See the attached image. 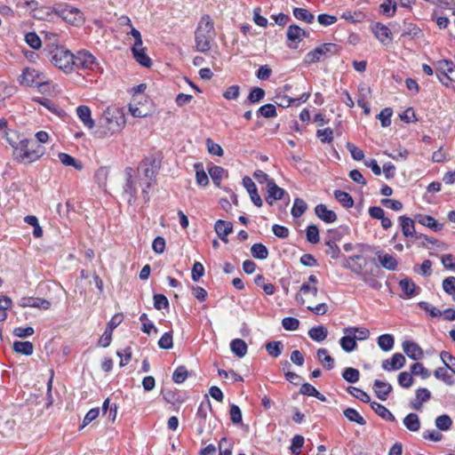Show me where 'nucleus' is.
<instances>
[{"instance_id": "nucleus-1", "label": "nucleus", "mask_w": 455, "mask_h": 455, "mask_svg": "<svg viewBox=\"0 0 455 455\" xmlns=\"http://www.w3.org/2000/svg\"><path fill=\"white\" fill-rule=\"evenodd\" d=\"M124 108H108L100 119V128L96 132L99 138L109 137L120 132L125 125Z\"/></svg>"}, {"instance_id": "nucleus-2", "label": "nucleus", "mask_w": 455, "mask_h": 455, "mask_svg": "<svg viewBox=\"0 0 455 455\" xmlns=\"http://www.w3.org/2000/svg\"><path fill=\"white\" fill-rule=\"evenodd\" d=\"M216 32L212 18L205 14L203 15L198 22L195 32L196 49L201 52H207L212 48V43L214 41Z\"/></svg>"}, {"instance_id": "nucleus-3", "label": "nucleus", "mask_w": 455, "mask_h": 455, "mask_svg": "<svg viewBox=\"0 0 455 455\" xmlns=\"http://www.w3.org/2000/svg\"><path fill=\"white\" fill-rule=\"evenodd\" d=\"M44 154V148L36 145L28 139L20 140L13 150L14 158L24 164H31L38 160Z\"/></svg>"}, {"instance_id": "nucleus-4", "label": "nucleus", "mask_w": 455, "mask_h": 455, "mask_svg": "<svg viewBox=\"0 0 455 455\" xmlns=\"http://www.w3.org/2000/svg\"><path fill=\"white\" fill-rule=\"evenodd\" d=\"M367 259L362 255H354L347 259L345 267L350 268L355 274L360 275L363 281L371 287H376L377 282L370 277L376 275V267L367 268Z\"/></svg>"}, {"instance_id": "nucleus-5", "label": "nucleus", "mask_w": 455, "mask_h": 455, "mask_svg": "<svg viewBox=\"0 0 455 455\" xmlns=\"http://www.w3.org/2000/svg\"><path fill=\"white\" fill-rule=\"evenodd\" d=\"M50 61L58 68L63 70L65 73H69L73 70L74 54L68 50L56 46L49 52Z\"/></svg>"}, {"instance_id": "nucleus-6", "label": "nucleus", "mask_w": 455, "mask_h": 455, "mask_svg": "<svg viewBox=\"0 0 455 455\" xmlns=\"http://www.w3.org/2000/svg\"><path fill=\"white\" fill-rule=\"evenodd\" d=\"M52 12L71 25L78 26L84 21L82 12L67 4H56Z\"/></svg>"}, {"instance_id": "nucleus-7", "label": "nucleus", "mask_w": 455, "mask_h": 455, "mask_svg": "<svg viewBox=\"0 0 455 455\" xmlns=\"http://www.w3.org/2000/svg\"><path fill=\"white\" fill-rule=\"evenodd\" d=\"M20 83L26 86H37L40 92L49 84L50 80L45 75L36 69L26 68L20 76Z\"/></svg>"}, {"instance_id": "nucleus-8", "label": "nucleus", "mask_w": 455, "mask_h": 455, "mask_svg": "<svg viewBox=\"0 0 455 455\" xmlns=\"http://www.w3.org/2000/svg\"><path fill=\"white\" fill-rule=\"evenodd\" d=\"M162 156L155 153L144 159V177L148 178L147 186L150 187L155 181L156 176L161 166Z\"/></svg>"}, {"instance_id": "nucleus-9", "label": "nucleus", "mask_w": 455, "mask_h": 455, "mask_svg": "<svg viewBox=\"0 0 455 455\" xmlns=\"http://www.w3.org/2000/svg\"><path fill=\"white\" fill-rule=\"evenodd\" d=\"M336 52V44L331 43L323 44L307 52L305 56L304 62L307 64L315 63L320 61L323 58L333 55Z\"/></svg>"}, {"instance_id": "nucleus-10", "label": "nucleus", "mask_w": 455, "mask_h": 455, "mask_svg": "<svg viewBox=\"0 0 455 455\" xmlns=\"http://www.w3.org/2000/svg\"><path fill=\"white\" fill-rule=\"evenodd\" d=\"M97 67L96 58L88 51L82 50L74 55L73 69L94 70Z\"/></svg>"}, {"instance_id": "nucleus-11", "label": "nucleus", "mask_w": 455, "mask_h": 455, "mask_svg": "<svg viewBox=\"0 0 455 455\" xmlns=\"http://www.w3.org/2000/svg\"><path fill=\"white\" fill-rule=\"evenodd\" d=\"M127 93L131 96V100L128 103L129 113L133 117H141L142 111L140 106L142 102V84L128 89Z\"/></svg>"}, {"instance_id": "nucleus-12", "label": "nucleus", "mask_w": 455, "mask_h": 455, "mask_svg": "<svg viewBox=\"0 0 455 455\" xmlns=\"http://www.w3.org/2000/svg\"><path fill=\"white\" fill-rule=\"evenodd\" d=\"M377 259L380 266L389 271H395L397 268L398 261L395 255L387 253L383 251H377L375 252Z\"/></svg>"}, {"instance_id": "nucleus-13", "label": "nucleus", "mask_w": 455, "mask_h": 455, "mask_svg": "<svg viewBox=\"0 0 455 455\" xmlns=\"http://www.w3.org/2000/svg\"><path fill=\"white\" fill-rule=\"evenodd\" d=\"M308 34L297 25H291L287 29V38L295 45L288 44L290 48L296 49L297 44L303 40L304 37L307 36Z\"/></svg>"}, {"instance_id": "nucleus-14", "label": "nucleus", "mask_w": 455, "mask_h": 455, "mask_svg": "<svg viewBox=\"0 0 455 455\" xmlns=\"http://www.w3.org/2000/svg\"><path fill=\"white\" fill-rule=\"evenodd\" d=\"M18 305L20 307H36V308H42V309H49L51 307V302L41 298H34V297H28V298H21Z\"/></svg>"}, {"instance_id": "nucleus-15", "label": "nucleus", "mask_w": 455, "mask_h": 455, "mask_svg": "<svg viewBox=\"0 0 455 455\" xmlns=\"http://www.w3.org/2000/svg\"><path fill=\"white\" fill-rule=\"evenodd\" d=\"M405 362L406 360L403 355L395 353L390 360H384L382 362V368L387 371H397L404 366Z\"/></svg>"}, {"instance_id": "nucleus-16", "label": "nucleus", "mask_w": 455, "mask_h": 455, "mask_svg": "<svg viewBox=\"0 0 455 455\" xmlns=\"http://www.w3.org/2000/svg\"><path fill=\"white\" fill-rule=\"evenodd\" d=\"M243 185L246 188L247 192L250 195L251 200L257 207H261L263 203L258 193L257 187L252 180L249 177H244L243 179Z\"/></svg>"}, {"instance_id": "nucleus-17", "label": "nucleus", "mask_w": 455, "mask_h": 455, "mask_svg": "<svg viewBox=\"0 0 455 455\" xmlns=\"http://www.w3.org/2000/svg\"><path fill=\"white\" fill-rule=\"evenodd\" d=\"M403 352L412 360H419L424 356L422 348L413 341H404L403 343Z\"/></svg>"}, {"instance_id": "nucleus-18", "label": "nucleus", "mask_w": 455, "mask_h": 455, "mask_svg": "<svg viewBox=\"0 0 455 455\" xmlns=\"http://www.w3.org/2000/svg\"><path fill=\"white\" fill-rule=\"evenodd\" d=\"M372 388L376 396L381 401H386L393 389L389 383L381 381L379 379H376L374 381Z\"/></svg>"}, {"instance_id": "nucleus-19", "label": "nucleus", "mask_w": 455, "mask_h": 455, "mask_svg": "<svg viewBox=\"0 0 455 455\" xmlns=\"http://www.w3.org/2000/svg\"><path fill=\"white\" fill-rule=\"evenodd\" d=\"M127 35H132L134 37L135 44L132 48V52L136 61L140 65H142V48H140V45L142 44L140 32L138 29L132 28L131 31L127 32Z\"/></svg>"}, {"instance_id": "nucleus-20", "label": "nucleus", "mask_w": 455, "mask_h": 455, "mask_svg": "<svg viewBox=\"0 0 455 455\" xmlns=\"http://www.w3.org/2000/svg\"><path fill=\"white\" fill-rule=\"evenodd\" d=\"M214 229L218 236L224 242L228 243V235L233 231L231 222L219 220L214 225Z\"/></svg>"}, {"instance_id": "nucleus-21", "label": "nucleus", "mask_w": 455, "mask_h": 455, "mask_svg": "<svg viewBox=\"0 0 455 455\" xmlns=\"http://www.w3.org/2000/svg\"><path fill=\"white\" fill-rule=\"evenodd\" d=\"M315 212L319 219L326 223H333L337 220L336 213L333 211L328 210L323 204L315 206Z\"/></svg>"}, {"instance_id": "nucleus-22", "label": "nucleus", "mask_w": 455, "mask_h": 455, "mask_svg": "<svg viewBox=\"0 0 455 455\" xmlns=\"http://www.w3.org/2000/svg\"><path fill=\"white\" fill-rule=\"evenodd\" d=\"M136 172L131 168L128 167L125 169V174H126V184L124 186V194L129 196L128 203H132V198L133 197V195L136 191L134 181H133V176L135 175Z\"/></svg>"}, {"instance_id": "nucleus-23", "label": "nucleus", "mask_w": 455, "mask_h": 455, "mask_svg": "<svg viewBox=\"0 0 455 455\" xmlns=\"http://www.w3.org/2000/svg\"><path fill=\"white\" fill-rule=\"evenodd\" d=\"M372 32L374 36L377 37V39L381 42L385 43L387 40H391V30L381 23H375L371 27Z\"/></svg>"}, {"instance_id": "nucleus-24", "label": "nucleus", "mask_w": 455, "mask_h": 455, "mask_svg": "<svg viewBox=\"0 0 455 455\" xmlns=\"http://www.w3.org/2000/svg\"><path fill=\"white\" fill-rule=\"evenodd\" d=\"M76 114L84 126H86L89 129L94 127L95 123L94 120L92 118V112L89 107L84 105L79 106L76 108Z\"/></svg>"}, {"instance_id": "nucleus-25", "label": "nucleus", "mask_w": 455, "mask_h": 455, "mask_svg": "<svg viewBox=\"0 0 455 455\" xmlns=\"http://www.w3.org/2000/svg\"><path fill=\"white\" fill-rule=\"evenodd\" d=\"M316 357L323 367L326 370L330 371L334 368V359L329 355L326 348H319L316 352Z\"/></svg>"}, {"instance_id": "nucleus-26", "label": "nucleus", "mask_w": 455, "mask_h": 455, "mask_svg": "<svg viewBox=\"0 0 455 455\" xmlns=\"http://www.w3.org/2000/svg\"><path fill=\"white\" fill-rule=\"evenodd\" d=\"M344 334L345 335L339 340V345L345 352L350 353L357 347L356 339L355 335L351 333L344 332Z\"/></svg>"}, {"instance_id": "nucleus-27", "label": "nucleus", "mask_w": 455, "mask_h": 455, "mask_svg": "<svg viewBox=\"0 0 455 455\" xmlns=\"http://www.w3.org/2000/svg\"><path fill=\"white\" fill-rule=\"evenodd\" d=\"M399 220L403 235L406 237H413L415 235V226L413 220L405 216H400Z\"/></svg>"}, {"instance_id": "nucleus-28", "label": "nucleus", "mask_w": 455, "mask_h": 455, "mask_svg": "<svg viewBox=\"0 0 455 455\" xmlns=\"http://www.w3.org/2000/svg\"><path fill=\"white\" fill-rule=\"evenodd\" d=\"M318 290L315 285H310L309 283H304L299 290V293L296 295V300L301 304L305 303L303 295H312L314 298L317 296Z\"/></svg>"}, {"instance_id": "nucleus-29", "label": "nucleus", "mask_w": 455, "mask_h": 455, "mask_svg": "<svg viewBox=\"0 0 455 455\" xmlns=\"http://www.w3.org/2000/svg\"><path fill=\"white\" fill-rule=\"evenodd\" d=\"M247 345L241 339H235L230 343L231 351L238 357H243L247 353Z\"/></svg>"}, {"instance_id": "nucleus-30", "label": "nucleus", "mask_w": 455, "mask_h": 455, "mask_svg": "<svg viewBox=\"0 0 455 455\" xmlns=\"http://www.w3.org/2000/svg\"><path fill=\"white\" fill-rule=\"evenodd\" d=\"M371 407L382 419H384L387 421L395 420V416L384 405H382L377 402H371Z\"/></svg>"}, {"instance_id": "nucleus-31", "label": "nucleus", "mask_w": 455, "mask_h": 455, "mask_svg": "<svg viewBox=\"0 0 455 455\" xmlns=\"http://www.w3.org/2000/svg\"><path fill=\"white\" fill-rule=\"evenodd\" d=\"M403 424L408 430L412 432H417L420 428L419 418L416 413H409L403 419Z\"/></svg>"}, {"instance_id": "nucleus-32", "label": "nucleus", "mask_w": 455, "mask_h": 455, "mask_svg": "<svg viewBox=\"0 0 455 455\" xmlns=\"http://www.w3.org/2000/svg\"><path fill=\"white\" fill-rule=\"evenodd\" d=\"M328 330L323 325L313 327L308 331V336L315 341L321 342L327 338Z\"/></svg>"}, {"instance_id": "nucleus-33", "label": "nucleus", "mask_w": 455, "mask_h": 455, "mask_svg": "<svg viewBox=\"0 0 455 455\" xmlns=\"http://www.w3.org/2000/svg\"><path fill=\"white\" fill-rule=\"evenodd\" d=\"M416 220L419 224L427 227L435 231L440 230L443 227L441 224H438L437 221L433 217L428 215H418L416 217Z\"/></svg>"}, {"instance_id": "nucleus-34", "label": "nucleus", "mask_w": 455, "mask_h": 455, "mask_svg": "<svg viewBox=\"0 0 455 455\" xmlns=\"http://www.w3.org/2000/svg\"><path fill=\"white\" fill-rule=\"evenodd\" d=\"M299 392L304 395L316 397L322 402L326 401V397L323 395H322L318 390H316L314 386L308 383L302 384Z\"/></svg>"}, {"instance_id": "nucleus-35", "label": "nucleus", "mask_w": 455, "mask_h": 455, "mask_svg": "<svg viewBox=\"0 0 455 455\" xmlns=\"http://www.w3.org/2000/svg\"><path fill=\"white\" fill-rule=\"evenodd\" d=\"M343 332H348L355 335L356 340H365L370 337V331L363 327H347Z\"/></svg>"}, {"instance_id": "nucleus-36", "label": "nucleus", "mask_w": 455, "mask_h": 455, "mask_svg": "<svg viewBox=\"0 0 455 455\" xmlns=\"http://www.w3.org/2000/svg\"><path fill=\"white\" fill-rule=\"evenodd\" d=\"M13 349L19 354L30 355L33 354V344L30 341H15L13 343Z\"/></svg>"}, {"instance_id": "nucleus-37", "label": "nucleus", "mask_w": 455, "mask_h": 455, "mask_svg": "<svg viewBox=\"0 0 455 455\" xmlns=\"http://www.w3.org/2000/svg\"><path fill=\"white\" fill-rule=\"evenodd\" d=\"M334 196L346 208H351L354 205V199L347 192L335 190Z\"/></svg>"}, {"instance_id": "nucleus-38", "label": "nucleus", "mask_w": 455, "mask_h": 455, "mask_svg": "<svg viewBox=\"0 0 455 455\" xmlns=\"http://www.w3.org/2000/svg\"><path fill=\"white\" fill-rule=\"evenodd\" d=\"M394 344V337L390 334H382L378 338V345L383 351H390Z\"/></svg>"}, {"instance_id": "nucleus-39", "label": "nucleus", "mask_w": 455, "mask_h": 455, "mask_svg": "<svg viewBox=\"0 0 455 455\" xmlns=\"http://www.w3.org/2000/svg\"><path fill=\"white\" fill-rule=\"evenodd\" d=\"M434 375L436 379L443 381L448 386H452L455 383L454 379L451 374L448 373L446 368L439 367L434 371Z\"/></svg>"}, {"instance_id": "nucleus-40", "label": "nucleus", "mask_w": 455, "mask_h": 455, "mask_svg": "<svg viewBox=\"0 0 455 455\" xmlns=\"http://www.w3.org/2000/svg\"><path fill=\"white\" fill-rule=\"evenodd\" d=\"M196 170V183L200 186H206L209 183V179L206 172L204 171L203 164L196 163L194 164Z\"/></svg>"}, {"instance_id": "nucleus-41", "label": "nucleus", "mask_w": 455, "mask_h": 455, "mask_svg": "<svg viewBox=\"0 0 455 455\" xmlns=\"http://www.w3.org/2000/svg\"><path fill=\"white\" fill-rule=\"evenodd\" d=\"M59 160L66 166H73L76 170H81L83 165L81 163L77 162L73 156L66 153L59 154Z\"/></svg>"}, {"instance_id": "nucleus-42", "label": "nucleus", "mask_w": 455, "mask_h": 455, "mask_svg": "<svg viewBox=\"0 0 455 455\" xmlns=\"http://www.w3.org/2000/svg\"><path fill=\"white\" fill-rule=\"evenodd\" d=\"M293 15L296 19L303 20L308 24L312 23L315 19L314 15L304 8H294Z\"/></svg>"}, {"instance_id": "nucleus-43", "label": "nucleus", "mask_w": 455, "mask_h": 455, "mask_svg": "<svg viewBox=\"0 0 455 455\" xmlns=\"http://www.w3.org/2000/svg\"><path fill=\"white\" fill-rule=\"evenodd\" d=\"M344 415L349 421L355 422L358 425L363 426L366 423L365 419L355 409H346L344 411Z\"/></svg>"}, {"instance_id": "nucleus-44", "label": "nucleus", "mask_w": 455, "mask_h": 455, "mask_svg": "<svg viewBox=\"0 0 455 455\" xmlns=\"http://www.w3.org/2000/svg\"><path fill=\"white\" fill-rule=\"evenodd\" d=\"M307 209V204L303 199L296 198L291 208V215L294 218L300 217Z\"/></svg>"}, {"instance_id": "nucleus-45", "label": "nucleus", "mask_w": 455, "mask_h": 455, "mask_svg": "<svg viewBox=\"0 0 455 455\" xmlns=\"http://www.w3.org/2000/svg\"><path fill=\"white\" fill-rule=\"evenodd\" d=\"M252 256L259 259H265L268 256V251L262 243H254L251 248Z\"/></svg>"}, {"instance_id": "nucleus-46", "label": "nucleus", "mask_w": 455, "mask_h": 455, "mask_svg": "<svg viewBox=\"0 0 455 455\" xmlns=\"http://www.w3.org/2000/svg\"><path fill=\"white\" fill-rule=\"evenodd\" d=\"M267 196L272 197L273 200H280L284 195V190L279 188L275 181L269 182L268 187H267Z\"/></svg>"}, {"instance_id": "nucleus-47", "label": "nucleus", "mask_w": 455, "mask_h": 455, "mask_svg": "<svg viewBox=\"0 0 455 455\" xmlns=\"http://www.w3.org/2000/svg\"><path fill=\"white\" fill-rule=\"evenodd\" d=\"M342 377L348 383H355L359 380L360 372L357 369L347 367L343 371Z\"/></svg>"}, {"instance_id": "nucleus-48", "label": "nucleus", "mask_w": 455, "mask_h": 455, "mask_svg": "<svg viewBox=\"0 0 455 455\" xmlns=\"http://www.w3.org/2000/svg\"><path fill=\"white\" fill-rule=\"evenodd\" d=\"M266 350L269 355L278 357L282 354L283 344L281 341H271L266 344Z\"/></svg>"}, {"instance_id": "nucleus-49", "label": "nucleus", "mask_w": 455, "mask_h": 455, "mask_svg": "<svg viewBox=\"0 0 455 455\" xmlns=\"http://www.w3.org/2000/svg\"><path fill=\"white\" fill-rule=\"evenodd\" d=\"M452 420L447 414L441 415L435 419V426L442 431H447L451 427Z\"/></svg>"}, {"instance_id": "nucleus-50", "label": "nucleus", "mask_w": 455, "mask_h": 455, "mask_svg": "<svg viewBox=\"0 0 455 455\" xmlns=\"http://www.w3.org/2000/svg\"><path fill=\"white\" fill-rule=\"evenodd\" d=\"M399 285H400L401 289L403 290V291L408 297H411L415 294L416 285L411 280H410L408 278L402 279L399 282Z\"/></svg>"}, {"instance_id": "nucleus-51", "label": "nucleus", "mask_w": 455, "mask_h": 455, "mask_svg": "<svg viewBox=\"0 0 455 455\" xmlns=\"http://www.w3.org/2000/svg\"><path fill=\"white\" fill-rule=\"evenodd\" d=\"M411 371L412 375L420 376L423 379H426L430 377V371L424 367V365L420 363H415L411 367Z\"/></svg>"}, {"instance_id": "nucleus-52", "label": "nucleus", "mask_w": 455, "mask_h": 455, "mask_svg": "<svg viewBox=\"0 0 455 455\" xmlns=\"http://www.w3.org/2000/svg\"><path fill=\"white\" fill-rule=\"evenodd\" d=\"M225 173V170L220 166H213L209 170V174L216 186L220 185V180Z\"/></svg>"}, {"instance_id": "nucleus-53", "label": "nucleus", "mask_w": 455, "mask_h": 455, "mask_svg": "<svg viewBox=\"0 0 455 455\" xmlns=\"http://www.w3.org/2000/svg\"><path fill=\"white\" fill-rule=\"evenodd\" d=\"M440 357L445 364L446 369H450L451 372L455 374V357L447 351H442Z\"/></svg>"}, {"instance_id": "nucleus-54", "label": "nucleus", "mask_w": 455, "mask_h": 455, "mask_svg": "<svg viewBox=\"0 0 455 455\" xmlns=\"http://www.w3.org/2000/svg\"><path fill=\"white\" fill-rule=\"evenodd\" d=\"M275 103L279 107L288 108L291 105H294V98H291L279 92L275 97Z\"/></svg>"}, {"instance_id": "nucleus-55", "label": "nucleus", "mask_w": 455, "mask_h": 455, "mask_svg": "<svg viewBox=\"0 0 455 455\" xmlns=\"http://www.w3.org/2000/svg\"><path fill=\"white\" fill-rule=\"evenodd\" d=\"M347 392L353 395L354 397L361 400L362 402L363 403H370L371 402V397L370 395L365 393L364 391L357 388V387H347Z\"/></svg>"}, {"instance_id": "nucleus-56", "label": "nucleus", "mask_w": 455, "mask_h": 455, "mask_svg": "<svg viewBox=\"0 0 455 455\" xmlns=\"http://www.w3.org/2000/svg\"><path fill=\"white\" fill-rule=\"evenodd\" d=\"M397 381L399 385L404 388H409L413 384V378L411 372L409 373L407 371H403L399 373L397 377Z\"/></svg>"}, {"instance_id": "nucleus-57", "label": "nucleus", "mask_w": 455, "mask_h": 455, "mask_svg": "<svg viewBox=\"0 0 455 455\" xmlns=\"http://www.w3.org/2000/svg\"><path fill=\"white\" fill-rule=\"evenodd\" d=\"M380 9L387 17H393L396 12V4L392 0H385L380 4Z\"/></svg>"}, {"instance_id": "nucleus-58", "label": "nucleus", "mask_w": 455, "mask_h": 455, "mask_svg": "<svg viewBox=\"0 0 455 455\" xmlns=\"http://www.w3.org/2000/svg\"><path fill=\"white\" fill-rule=\"evenodd\" d=\"M307 240L311 243H317L320 240L319 230L315 225H310L306 232Z\"/></svg>"}, {"instance_id": "nucleus-59", "label": "nucleus", "mask_w": 455, "mask_h": 455, "mask_svg": "<svg viewBox=\"0 0 455 455\" xmlns=\"http://www.w3.org/2000/svg\"><path fill=\"white\" fill-rule=\"evenodd\" d=\"M158 346L162 349H171L173 346L172 332L164 333L158 340Z\"/></svg>"}, {"instance_id": "nucleus-60", "label": "nucleus", "mask_w": 455, "mask_h": 455, "mask_svg": "<svg viewBox=\"0 0 455 455\" xmlns=\"http://www.w3.org/2000/svg\"><path fill=\"white\" fill-rule=\"evenodd\" d=\"M25 41L31 48L36 50L39 49L42 44L40 37L34 32L27 33Z\"/></svg>"}, {"instance_id": "nucleus-61", "label": "nucleus", "mask_w": 455, "mask_h": 455, "mask_svg": "<svg viewBox=\"0 0 455 455\" xmlns=\"http://www.w3.org/2000/svg\"><path fill=\"white\" fill-rule=\"evenodd\" d=\"M188 377V371L185 366H179L172 374V380L177 384L183 383Z\"/></svg>"}, {"instance_id": "nucleus-62", "label": "nucleus", "mask_w": 455, "mask_h": 455, "mask_svg": "<svg viewBox=\"0 0 455 455\" xmlns=\"http://www.w3.org/2000/svg\"><path fill=\"white\" fill-rule=\"evenodd\" d=\"M108 172L109 171L107 167H100L97 170L94 178L100 187H104L106 185Z\"/></svg>"}, {"instance_id": "nucleus-63", "label": "nucleus", "mask_w": 455, "mask_h": 455, "mask_svg": "<svg viewBox=\"0 0 455 455\" xmlns=\"http://www.w3.org/2000/svg\"><path fill=\"white\" fill-rule=\"evenodd\" d=\"M326 250L325 252L327 255H329L331 259H338L340 254V249L339 246L332 241H327L325 243Z\"/></svg>"}, {"instance_id": "nucleus-64", "label": "nucleus", "mask_w": 455, "mask_h": 455, "mask_svg": "<svg viewBox=\"0 0 455 455\" xmlns=\"http://www.w3.org/2000/svg\"><path fill=\"white\" fill-rule=\"evenodd\" d=\"M205 142H206L208 152L211 155H214V156H223V154H224L223 149L219 144L215 143L211 139H207Z\"/></svg>"}]
</instances>
